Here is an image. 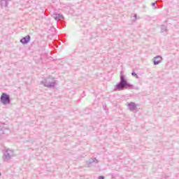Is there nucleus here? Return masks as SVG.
<instances>
[{
    "label": "nucleus",
    "mask_w": 179,
    "mask_h": 179,
    "mask_svg": "<svg viewBox=\"0 0 179 179\" xmlns=\"http://www.w3.org/2000/svg\"><path fill=\"white\" fill-rule=\"evenodd\" d=\"M120 83L117 85V88L119 90H121L124 88L128 89V87H131V85L129 83H127V80H125V78H124V76H120Z\"/></svg>",
    "instance_id": "obj_1"
},
{
    "label": "nucleus",
    "mask_w": 179,
    "mask_h": 179,
    "mask_svg": "<svg viewBox=\"0 0 179 179\" xmlns=\"http://www.w3.org/2000/svg\"><path fill=\"white\" fill-rule=\"evenodd\" d=\"M1 101L3 104H8L10 103V101L9 100V96L6 94H2L1 96Z\"/></svg>",
    "instance_id": "obj_2"
},
{
    "label": "nucleus",
    "mask_w": 179,
    "mask_h": 179,
    "mask_svg": "<svg viewBox=\"0 0 179 179\" xmlns=\"http://www.w3.org/2000/svg\"><path fill=\"white\" fill-rule=\"evenodd\" d=\"M30 41V36H27L20 40V43L22 44H27Z\"/></svg>",
    "instance_id": "obj_3"
},
{
    "label": "nucleus",
    "mask_w": 179,
    "mask_h": 179,
    "mask_svg": "<svg viewBox=\"0 0 179 179\" xmlns=\"http://www.w3.org/2000/svg\"><path fill=\"white\" fill-rule=\"evenodd\" d=\"M162 62V57L158 56L154 59V64L155 65H159Z\"/></svg>",
    "instance_id": "obj_4"
},
{
    "label": "nucleus",
    "mask_w": 179,
    "mask_h": 179,
    "mask_svg": "<svg viewBox=\"0 0 179 179\" xmlns=\"http://www.w3.org/2000/svg\"><path fill=\"white\" fill-rule=\"evenodd\" d=\"M132 76H135L136 78H138V75L135 72L132 73Z\"/></svg>",
    "instance_id": "obj_5"
},
{
    "label": "nucleus",
    "mask_w": 179,
    "mask_h": 179,
    "mask_svg": "<svg viewBox=\"0 0 179 179\" xmlns=\"http://www.w3.org/2000/svg\"><path fill=\"white\" fill-rule=\"evenodd\" d=\"M131 104H132V106H135V103H131Z\"/></svg>",
    "instance_id": "obj_6"
},
{
    "label": "nucleus",
    "mask_w": 179,
    "mask_h": 179,
    "mask_svg": "<svg viewBox=\"0 0 179 179\" xmlns=\"http://www.w3.org/2000/svg\"><path fill=\"white\" fill-rule=\"evenodd\" d=\"M0 176H1V173H0Z\"/></svg>",
    "instance_id": "obj_7"
}]
</instances>
